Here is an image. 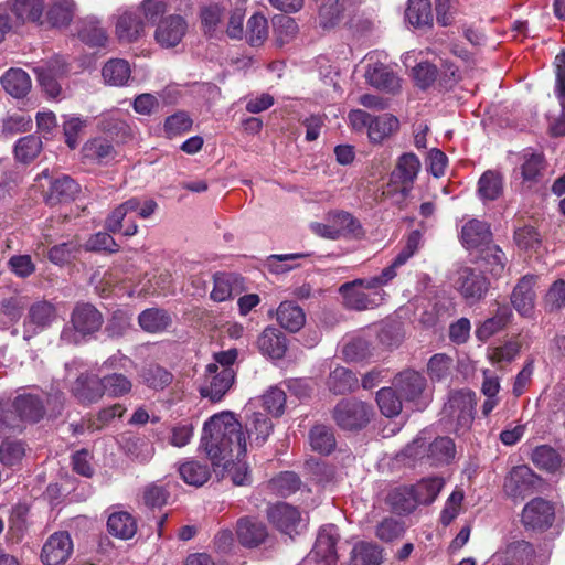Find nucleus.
I'll list each match as a JSON object with an SVG mask.
<instances>
[{"label": "nucleus", "mask_w": 565, "mask_h": 565, "mask_svg": "<svg viewBox=\"0 0 565 565\" xmlns=\"http://www.w3.org/2000/svg\"><path fill=\"white\" fill-rule=\"evenodd\" d=\"M511 318L512 311L507 305L498 307L493 317L486 319L477 327L475 331L477 339L482 342L488 341L492 335L503 330Z\"/></svg>", "instance_id": "c9c22d12"}, {"label": "nucleus", "mask_w": 565, "mask_h": 565, "mask_svg": "<svg viewBox=\"0 0 565 565\" xmlns=\"http://www.w3.org/2000/svg\"><path fill=\"white\" fill-rule=\"evenodd\" d=\"M66 376H76L71 386L73 396L84 405L97 403L103 396L102 379H97L85 371V364L79 359L65 363Z\"/></svg>", "instance_id": "423d86ee"}, {"label": "nucleus", "mask_w": 565, "mask_h": 565, "mask_svg": "<svg viewBox=\"0 0 565 565\" xmlns=\"http://www.w3.org/2000/svg\"><path fill=\"white\" fill-rule=\"evenodd\" d=\"M57 320V309L47 300L32 303L23 321V338L30 340L50 328Z\"/></svg>", "instance_id": "f8f14e48"}, {"label": "nucleus", "mask_w": 565, "mask_h": 565, "mask_svg": "<svg viewBox=\"0 0 565 565\" xmlns=\"http://www.w3.org/2000/svg\"><path fill=\"white\" fill-rule=\"evenodd\" d=\"M535 284L536 277L534 275H525L512 290L511 303L522 317L530 318L534 313L536 300Z\"/></svg>", "instance_id": "412c9836"}, {"label": "nucleus", "mask_w": 565, "mask_h": 565, "mask_svg": "<svg viewBox=\"0 0 565 565\" xmlns=\"http://www.w3.org/2000/svg\"><path fill=\"white\" fill-rule=\"evenodd\" d=\"M23 423L15 399L0 401V438L21 431Z\"/></svg>", "instance_id": "a19ab883"}, {"label": "nucleus", "mask_w": 565, "mask_h": 565, "mask_svg": "<svg viewBox=\"0 0 565 565\" xmlns=\"http://www.w3.org/2000/svg\"><path fill=\"white\" fill-rule=\"evenodd\" d=\"M184 13L175 12L161 19L154 30V41L163 49L179 45L188 33L189 24Z\"/></svg>", "instance_id": "9b49d317"}, {"label": "nucleus", "mask_w": 565, "mask_h": 565, "mask_svg": "<svg viewBox=\"0 0 565 565\" xmlns=\"http://www.w3.org/2000/svg\"><path fill=\"white\" fill-rule=\"evenodd\" d=\"M102 75L110 86H125L130 79L131 68L126 60L113 58L104 65Z\"/></svg>", "instance_id": "49530a36"}, {"label": "nucleus", "mask_w": 565, "mask_h": 565, "mask_svg": "<svg viewBox=\"0 0 565 565\" xmlns=\"http://www.w3.org/2000/svg\"><path fill=\"white\" fill-rule=\"evenodd\" d=\"M444 486V478L437 476L425 477L411 484L417 507L431 504L439 495Z\"/></svg>", "instance_id": "f704fd0d"}, {"label": "nucleus", "mask_w": 565, "mask_h": 565, "mask_svg": "<svg viewBox=\"0 0 565 565\" xmlns=\"http://www.w3.org/2000/svg\"><path fill=\"white\" fill-rule=\"evenodd\" d=\"M392 279L384 275L381 270L379 275L358 278L352 281L344 282L339 288V294L343 299V305L352 310H370L381 306L387 294L383 287L387 286Z\"/></svg>", "instance_id": "7ed1b4c3"}, {"label": "nucleus", "mask_w": 565, "mask_h": 565, "mask_svg": "<svg viewBox=\"0 0 565 565\" xmlns=\"http://www.w3.org/2000/svg\"><path fill=\"white\" fill-rule=\"evenodd\" d=\"M104 318L99 310L86 302L76 303L70 323L61 331V342L70 345H78L98 332Z\"/></svg>", "instance_id": "20e7f679"}, {"label": "nucleus", "mask_w": 565, "mask_h": 565, "mask_svg": "<svg viewBox=\"0 0 565 565\" xmlns=\"http://www.w3.org/2000/svg\"><path fill=\"white\" fill-rule=\"evenodd\" d=\"M406 21L414 28L431 26L433 12L429 0H408Z\"/></svg>", "instance_id": "09e8293b"}, {"label": "nucleus", "mask_w": 565, "mask_h": 565, "mask_svg": "<svg viewBox=\"0 0 565 565\" xmlns=\"http://www.w3.org/2000/svg\"><path fill=\"white\" fill-rule=\"evenodd\" d=\"M15 408L23 422L36 423L43 418L45 407L43 399L34 394H20L15 398Z\"/></svg>", "instance_id": "c03bdc74"}, {"label": "nucleus", "mask_w": 565, "mask_h": 565, "mask_svg": "<svg viewBox=\"0 0 565 565\" xmlns=\"http://www.w3.org/2000/svg\"><path fill=\"white\" fill-rule=\"evenodd\" d=\"M531 460L536 468L547 472H555L562 466V457L550 445L536 446L531 452Z\"/></svg>", "instance_id": "603ef678"}, {"label": "nucleus", "mask_w": 565, "mask_h": 565, "mask_svg": "<svg viewBox=\"0 0 565 565\" xmlns=\"http://www.w3.org/2000/svg\"><path fill=\"white\" fill-rule=\"evenodd\" d=\"M3 89L15 98L24 97L31 89V78L21 68H10L0 78Z\"/></svg>", "instance_id": "e433bc0d"}, {"label": "nucleus", "mask_w": 565, "mask_h": 565, "mask_svg": "<svg viewBox=\"0 0 565 565\" xmlns=\"http://www.w3.org/2000/svg\"><path fill=\"white\" fill-rule=\"evenodd\" d=\"M476 393L470 390L450 392L443 408V419L447 420L457 436L465 435L475 419Z\"/></svg>", "instance_id": "39448f33"}, {"label": "nucleus", "mask_w": 565, "mask_h": 565, "mask_svg": "<svg viewBox=\"0 0 565 565\" xmlns=\"http://www.w3.org/2000/svg\"><path fill=\"white\" fill-rule=\"evenodd\" d=\"M114 18L115 33L120 42L132 43L143 35L146 24L138 10L119 8Z\"/></svg>", "instance_id": "f3484780"}, {"label": "nucleus", "mask_w": 565, "mask_h": 565, "mask_svg": "<svg viewBox=\"0 0 565 565\" xmlns=\"http://www.w3.org/2000/svg\"><path fill=\"white\" fill-rule=\"evenodd\" d=\"M230 4L231 0H212L201 7L200 19L205 33L212 34L216 31Z\"/></svg>", "instance_id": "4c0bfd02"}, {"label": "nucleus", "mask_w": 565, "mask_h": 565, "mask_svg": "<svg viewBox=\"0 0 565 565\" xmlns=\"http://www.w3.org/2000/svg\"><path fill=\"white\" fill-rule=\"evenodd\" d=\"M102 386L104 395L116 398L128 394L132 388V383L126 375L113 372L102 377Z\"/></svg>", "instance_id": "680f3d73"}, {"label": "nucleus", "mask_w": 565, "mask_h": 565, "mask_svg": "<svg viewBox=\"0 0 565 565\" xmlns=\"http://www.w3.org/2000/svg\"><path fill=\"white\" fill-rule=\"evenodd\" d=\"M107 529L111 535L129 540L137 532V522L129 512L116 511L108 516Z\"/></svg>", "instance_id": "37998d69"}, {"label": "nucleus", "mask_w": 565, "mask_h": 565, "mask_svg": "<svg viewBox=\"0 0 565 565\" xmlns=\"http://www.w3.org/2000/svg\"><path fill=\"white\" fill-rule=\"evenodd\" d=\"M382 561V550L376 544L358 542L351 551L349 565H380Z\"/></svg>", "instance_id": "3c124183"}, {"label": "nucleus", "mask_w": 565, "mask_h": 565, "mask_svg": "<svg viewBox=\"0 0 565 565\" xmlns=\"http://www.w3.org/2000/svg\"><path fill=\"white\" fill-rule=\"evenodd\" d=\"M45 0H11L10 12L19 26L26 23H41Z\"/></svg>", "instance_id": "c756f323"}, {"label": "nucleus", "mask_w": 565, "mask_h": 565, "mask_svg": "<svg viewBox=\"0 0 565 565\" xmlns=\"http://www.w3.org/2000/svg\"><path fill=\"white\" fill-rule=\"evenodd\" d=\"M257 345L263 355L279 360L287 351V339L279 329L267 327L258 337Z\"/></svg>", "instance_id": "a878e982"}, {"label": "nucleus", "mask_w": 565, "mask_h": 565, "mask_svg": "<svg viewBox=\"0 0 565 565\" xmlns=\"http://www.w3.org/2000/svg\"><path fill=\"white\" fill-rule=\"evenodd\" d=\"M420 171V161L415 153H404L398 158L390 177V186L398 191L403 198L409 195L414 182Z\"/></svg>", "instance_id": "ddd939ff"}, {"label": "nucleus", "mask_w": 565, "mask_h": 565, "mask_svg": "<svg viewBox=\"0 0 565 565\" xmlns=\"http://www.w3.org/2000/svg\"><path fill=\"white\" fill-rule=\"evenodd\" d=\"M236 535L243 546L256 547L265 542L268 533L263 522L245 516L237 521Z\"/></svg>", "instance_id": "393cba45"}, {"label": "nucleus", "mask_w": 565, "mask_h": 565, "mask_svg": "<svg viewBox=\"0 0 565 565\" xmlns=\"http://www.w3.org/2000/svg\"><path fill=\"white\" fill-rule=\"evenodd\" d=\"M239 278L233 274H216L214 276V286L211 291V298L214 301L223 302L231 299Z\"/></svg>", "instance_id": "e2e57ef3"}, {"label": "nucleus", "mask_w": 565, "mask_h": 565, "mask_svg": "<svg viewBox=\"0 0 565 565\" xmlns=\"http://www.w3.org/2000/svg\"><path fill=\"white\" fill-rule=\"evenodd\" d=\"M66 71L65 63L58 57L34 68L39 84L49 98L56 99L61 96L62 87L58 83V78L62 77Z\"/></svg>", "instance_id": "aec40b11"}, {"label": "nucleus", "mask_w": 565, "mask_h": 565, "mask_svg": "<svg viewBox=\"0 0 565 565\" xmlns=\"http://www.w3.org/2000/svg\"><path fill=\"white\" fill-rule=\"evenodd\" d=\"M268 36V22L262 13H254L247 21L246 39L252 46L260 45Z\"/></svg>", "instance_id": "0e129e2a"}, {"label": "nucleus", "mask_w": 565, "mask_h": 565, "mask_svg": "<svg viewBox=\"0 0 565 565\" xmlns=\"http://www.w3.org/2000/svg\"><path fill=\"white\" fill-rule=\"evenodd\" d=\"M327 386L335 395L350 393L358 388L359 380L349 369L337 366L332 370L327 380Z\"/></svg>", "instance_id": "79ce46f5"}, {"label": "nucleus", "mask_w": 565, "mask_h": 565, "mask_svg": "<svg viewBox=\"0 0 565 565\" xmlns=\"http://www.w3.org/2000/svg\"><path fill=\"white\" fill-rule=\"evenodd\" d=\"M78 36L82 42L93 47H103L108 40L105 29L100 25V22L94 18L83 21Z\"/></svg>", "instance_id": "5fc2aeb1"}, {"label": "nucleus", "mask_w": 565, "mask_h": 565, "mask_svg": "<svg viewBox=\"0 0 565 565\" xmlns=\"http://www.w3.org/2000/svg\"><path fill=\"white\" fill-rule=\"evenodd\" d=\"M179 473L183 481L190 486L201 487L211 477V469L205 462L186 460L179 466Z\"/></svg>", "instance_id": "8fccbe9b"}, {"label": "nucleus", "mask_w": 565, "mask_h": 565, "mask_svg": "<svg viewBox=\"0 0 565 565\" xmlns=\"http://www.w3.org/2000/svg\"><path fill=\"white\" fill-rule=\"evenodd\" d=\"M235 376V371L218 370L217 364H207L200 394L212 402H220L233 386Z\"/></svg>", "instance_id": "9d476101"}, {"label": "nucleus", "mask_w": 565, "mask_h": 565, "mask_svg": "<svg viewBox=\"0 0 565 565\" xmlns=\"http://www.w3.org/2000/svg\"><path fill=\"white\" fill-rule=\"evenodd\" d=\"M455 441L448 436L431 438L429 431L422 430L397 455V461L405 466L441 467L450 465L456 458Z\"/></svg>", "instance_id": "f03ea898"}, {"label": "nucleus", "mask_w": 565, "mask_h": 565, "mask_svg": "<svg viewBox=\"0 0 565 565\" xmlns=\"http://www.w3.org/2000/svg\"><path fill=\"white\" fill-rule=\"evenodd\" d=\"M192 119L184 111H178L168 116L163 124L164 136L172 139L189 131L192 127Z\"/></svg>", "instance_id": "774afa93"}, {"label": "nucleus", "mask_w": 565, "mask_h": 565, "mask_svg": "<svg viewBox=\"0 0 565 565\" xmlns=\"http://www.w3.org/2000/svg\"><path fill=\"white\" fill-rule=\"evenodd\" d=\"M246 434L252 446L262 447L274 431L271 419L260 413L254 412L245 423Z\"/></svg>", "instance_id": "7c9ffc66"}, {"label": "nucleus", "mask_w": 565, "mask_h": 565, "mask_svg": "<svg viewBox=\"0 0 565 565\" xmlns=\"http://www.w3.org/2000/svg\"><path fill=\"white\" fill-rule=\"evenodd\" d=\"M140 200L131 198L115 207L105 220V228L113 233H119L124 227V220L128 213L135 212L139 209Z\"/></svg>", "instance_id": "13d9d810"}, {"label": "nucleus", "mask_w": 565, "mask_h": 565, "mask_svg": "<svg viewBox=\"0 0 565 565\" xmlns=\"http://www.w3.org/2000/svg\"><path fill=\"white\" fill-rule=\"evenodd\" d=\"M140 328L148 333H161L172 323L171 316L160 308H148L138 316Z\"/></svg>", "instance_id": "ea45409f"}, {"label": "nucleus", "mask_w": 565, "mask_h": 565, "mask_svg": "<svg viewBox=\"0 0 565 565\" xmlns=\"http://www.w3.org/2000/svg\"><path fill=\"white\" fill-rule=\"evenodd\" d=\"M79 185L68 175H62L51 181L45 201L50 205L68 202L75 199Z\"/></svg>", "instance_id": "72a5a7b5"}, {"label": "nucleus", "mask_w": 565, "mask_h": 565, "mask_svg": "<svg viewBox=\"0 0 565 565\" xmlns=\"http://www.w3.org/2000/svg\"><path fill=\"white\" fill-rule=\"evenodd\" d=\"M523 162L520 166L521 175L524 181L536 182L542 171L545 169L544 156L530 149L524 150L522 154Z\"/></svg>", "instance_id": "4d7b16f0"}, {"label": "nucleus", "mask_w": 565, "mask_h": 565, "mask_svg": "<svg viewBox=\"0 0 565 565\" xmlns=\"http://www.w3.org/2000/svg\"><path fill=\"white\" fill-rule=\"evenodd\" d=\"M478 195L480 200L484 201H494L503 192V178L501 173L487 170L482 173L478 181Z\"/></svg>", "instance_id": "de8ad7c7"}, {"label": "nucleus", "mask_w": 565, "mask_h": 565, "mask_svg": "<svg viewBox=\"0 0 565 565\" xmlns=\"http://www.w3.org/2000/svg\"><path fill=\"white\" fill-rule=\"evenodd\" d=\"M397 128V118L393 115L384 114L372 119L367 135L372 142H381Z\"/></svg>", "instance_id": "bf43d9fd"}, {"label": "nucleus", "mask_w": 565, "mask_h": 565, "mask_svg": "<svg viewBox=\"0 0 565 565\" xmlns=\"http://www.w3.org/2000/svg\"><path fill=\"white\" fill-rule=\"evenodd\" d=\"M492 233L488 223L479 220H470L461 230V242L467 249H477L488 246Z\"/></svg>", "instance_id": "c85d7f7f"}, {"label": "nucleus", "mask_w": 565, "mask_h": 565, "mask_svg": "<svg viewBox=\"0 0 565 565\" xmlns=\"http://www.w3.org/2000/svg\"><path fill=\"white\" fill-rule=\"evenodd\" d=\"M339 542V529L334 524L322 525L318 531L315 545L305 562L320 559L324 562V565L334 564L338 559L337 546Z\"/></svg>", "instance_id": "2eb2a0df"}, {"label": "nucleus", "mask_w": 565, "mask_h": 565, "mask_svg": "<svg viewBox=\"0 0 565 565\" xmlns=\"http://www.w3.org/2000/svg\"><path fill=\"white\" fill-rule=\"evenodd\" d=\"M274 32L280 45L290 42L299 32L296 20L289 15L279 14L273 18Z\"/></svg>", "instance_id": "69168bd1"}, {"label": "nucleus", "mask_w": 565, "mask_h": 565, "mask_svg": "<svg viewBox=\"0 0 565 565\" xmlns=\"http://www.w3.org/2000/svg\"><path fill=\"white\" fill-rule=\"evenodd\" d=\"M452 281L454 287L471 305L481 300L489 289V281L481 271L469 267L456 270Z\"/></svg>", "instance_id": "1a4fd4ad"}, {"label": "nucleus", "mask_w": 565, "mask_h": 565, "mask_svg": "<svg viewBox=\"0 0 565 565\" xmlns=\"http://www.w3.org/2000/svg\"><path fill=\"white\" fill-rule=\"evenodd\" d=\"M73 552V542L67 532L53 533L42 547L41 558L45 565H62Z\"/></svg>", "instance_id": "4be33fe9"}, {"label": "nucleus", "mask_w": 565, "mask_h": 565, "mask_svg": "<svg viewBox=\"0 0 565 565\" xmlns=\"http://www.w3.org/2000/svg\"><path fill=\"white\" fill-rule=\"evenodd\" d=\"M536 476L526 466L514 467L504 481V492L513 500H523L535 490Z\"/></svg>", "instance_id": "a211bd4d"}, {"label": "nucleus", "mask_w": 565, "mask_h": 565, "mask_svg": "<svg viewBox=\"0 0 565 565\" xmlns=\"http://www.w3.org/2000/svg\"><path fill=\"white\" fill-rule=\"evenodd\" d=\"M365 78L371 86L380 90L395 93L401 88L397 75L382 63L369 64Z\"/></svg>", "instance_id": "bb28decb"}, {"label": "nucleus", "mask_w": 565, "mask_h": 565, "mask_svg": "<svg viewBox=\"0 0 565 565\" xmlns=\"http://www.w3.org/2000/svg\"><path fill=\"white\" fill-rule=\"evenodd\" d=\"M97 129L106 134L110 140L124 139L130 135V126L119 109L103 113L98 118Z\"/></svg>", "instance_id": "2f4dec72"}, {"label": "nucleus", "mask_w": 565, "mask_h": 565, "mask_svg": "<svg viewBox=\"0 0 565 565\" xmlns=\"http://www.w3.org/2000/svg\"><path fill=\"white\" fill-rule=\"evenodd\" d=\"M454 360L445 353L434 354L427 363V373L433 382H446L452 375Z\"/></svg>", "instance_id": "6e6d98bb"}, {"label": "nucleus", "mask_w": 565, "mask_h": 565, "mask_svg": "<svg viewBox=\"0 0 565 565\" xmlns=\"http://www.w3.org/2000/svg\"><path fill=\"white\" fill-rule=\"evenodd\" d=\"M194 4L195 0H142L137 10L145 23L158 24L169 10L190 14Z\"/></svg>", "instance_id": "dca6fc26"}, {"label": "nucleus", "mask_w": 565, "mask_h": 565, "mask_svg": "<svg viewBox=\"0 0 565 565\" xmlns=\"http://www.w3.org/2000/svg\"><path fill=\"white\" fill-rule=\"evenodd\" d=\"M47 22L55 28L66 26L73 19V0H45Z\"/></svg>", "instance_id": "a18cd8bd"}, {"label": "nucleus", "mask_w": 565, "mask_h": 565, "mask_svg": "<svg viewBox=\"0 0 565 565\" xmlns=\"http://www.w3.org/2000/svg\"><path fill=\"white\" fill-rule=\"evenodd\" d=\"M387 504L397 514H409L416 510V499L411 484L393 488L387 494Z\"/></svg>", "instance_id": "58836bf2"}, {"label": "nucleus", "mask_w": 565, "mask_h": 565, "mask_svg": "<svg viewBox=\"0 0 565 565\" xmlns=\"http://www.w3.org/2000/svg\"><path fill=\"white\" fill-rule=\"evenodd\" d=\"M309 441L313 451L329 455L335 448V437L332 429L324 425H316L310 429Z\"/></svg>", "instance_id": "864d4df0"}, {"label": "nucleus", "mask_w": 565, "mask_h": 565, "mask_svg": "<svg viewBox=\"0 0 565 565\" xmlns=\"http://www.w3.org/2000/svg\"><path fill=\"white\" fill-rule=\"evenodd\" d=\"M521 520L526 529L546 531L555 520V508L546 499L534 498L524 505Z\"/></svg>", "instance_id": "4468645a"}, {"label": "nucleus", "mask_w": 565, "mask_h": 565, "mask_svg": "<svg viewBox=\"0 0 565 565\" xmlns=\"http://www.w3.org/2000/svg\"><path fill=\"white\" fill-rule=\"evenodd\" d=\"M200 447L213 466L223 465L233 484L246 486L250 482L248 466L241 459L247 452V439L234 413L224 411L205 420Z\"/></svg>", "instance_id": "f257e3e1"}, {"label": "nucleus", "mask_w": 565, "mask_h": 565, "mask_svg": "<svg viewBox=\"0 0 565 565\" xmlns=\"http://www.w3.org/2000/svg\"><path fill=\"white\" fill-rule=\"evenodd\" d=\"M267 518L278 531L291 539L307 526V520L301 516L299 510L286 502L269 507Z\"/></svg>", "instance_id": "6e6552de"}, {"label": "nucleus", "mask_w": 565, "mask_h": 565, "mask_svg": "<svg viewBox=\"0 0 565 565\" xmlns=\"http://www.w3.org/2000/svg\"><path fill=\"white\" fill-rule=\"evenodd\" d=\"M276 319L285 330L298 332L306 323V313L296 302L286 300L278 306Z\"/></svg>", "instance_id": "473e14b6"}, {"label": "nucleus", "mask_w": 565, "mask_h": 565, "mask_svg": "<svg viewBox=\"0 0 565 565\" xmlns=\"http://www.w3.org/2000/svg\"><path fill=\"white\" fill-rule=\"evenodd\" d=\"M372 407L355 398L341 399L333 409V419L344 430H359L367 425Z\"/></svg>", "instance_id": "0eeeda50"}, {"label": "nucleus", "mask_w": 565, "mask_h": 565, "mask_svg": "<svg viewBox=\"0 0 565 565\" xmlns=\"http://www.w3.org/2000/svg\"><path fill=\"white\" fill-rule=\"evenodd\" d=\"M82 157L85 161L106 166L117 156L114 141L108 137L96 136L89 138L82 147Z\"/></svg>", "instance_id": "b1692460"}, {"label": "nucleus", "mask_w": 565, "mask_h": 565, "mask_svg": "<svg viewBox=\"0 0 565 565\" xmlns=\"http://www.w3.org/2000/svg\"><path fill=\"white\" fill-rule=\"evenodd\" d=\"M534 548L526 541H515L499 550L487 565H530Z\"/></svg>", "instance_id": "5701e85b"}, {"label": "nucleus", "mask_w": 565, "mask_h": 565, "mask_svg": "<svg viewBox=\"0 0 565 565\" xmlns=\"http://www.w3.org/2000/svg\"><path fill=\"white\" fill-rule=\"evenodd\" d=\"M394 385L399 394L411 402H415V406L420 409L428 404L427 397H422L426 386V379L414 370L401 372L394 380Z\"/></svg>", "instance_id": "6ab92c4d"}, {"label": "nucleus", "mask_w": 565, "mask_h": 565, "mask_svg": "<svg viewBox=\"0 0 565 565\" xmlns=\"http://www.w3.org/2000/svg\"><path fill=\"white\" fill-rule=\"evenodd\" d=\"M376 402L381 413L386 417L397 416L402 411L401 397L392 387H383L376 394Z\"/></svg>", "instance_id": "338daca9"}, {"label": "nucleus", "mask_w": 565, "mask_h": 565, "mask_svg": "<svg viewBox=\"0 0 565 565\" xmlns=\"http://www.w3.org/2000/svg\"><path fill=\"white\" fill-rule=\"evenodd\" d=\"M423 235L420 231L413 230L405 239V244L391 264L383 268L384 275L392 280L397 276L398 269L404 266L420 248Z\"/></svg>", "instance_id": "cd10ccee"}, {"label": "nucleus", "mask_w": 565, "mask_h": 565, "mask_svg": "<svg viewBox=\"0 0 565 565\" xmlns=\"http://www.w3.org/2000/svg\"><path fill=\"white\" fill-rule=\"evenodd\" d=\"M42 150V140L39 136L29 135L20 138L14 146L15 159L22 163L34 160Z\"/></svg>", "instance_id": "052dcab7"}]
</instances>
